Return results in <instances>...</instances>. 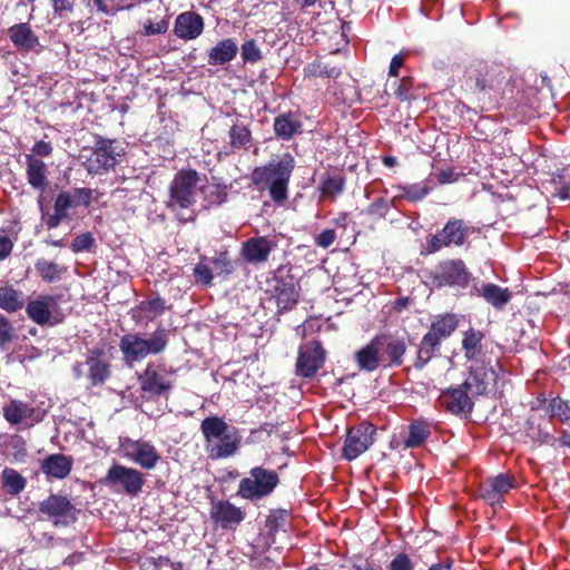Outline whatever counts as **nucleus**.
<instances>
[{
    "instance_id": "f257e3e1",
    "label": "nucleus",
    "mask_w": 570,
    "mask_h": 570,
    "mask_svg": "<svg viewBox=\"0 0 570 570\" xmlns=\"http://www.w3.org/2000/svg\"><path fill=\"white\" fill-rule=\"evenodd\" d=\"M295 164L294 157L285 153L264 166L255 167L250 181L258 190H268L274 203L282 204L288 197V185Z\"/></svg>"
},
{
    "instance_id": "f03ea898",
    "label": "nucleus",
    "mask_w": 570,
    "mask_h": 570,
    "mask_svg": "<svg viewBox=\"0 0 570 570\" xmlns=\"http://www.w3.org/2000/svg\"><path fill=\"white\" fill-rule=\"evenodd\" d=\"M198 173L195 169H181L176 173L169 185L166 207L180 223L194 222L196 210Z\"/></svg>"
},
{
    "instance_id": "7ed1b4c3",
    "label": "nucleus",
    "mask_w": 570,
    "mask_h": 570,
    "mask_svg": "<svg viewBox=\"0 0 570 570\" xmlns=\"http://www.w3.org/2000/svg\"><path fill=\"white\" fill-rule=\"evenodd\" d=\"M200 431L206 441V450L212 459H226L235 455L240 446L239 431L216 415L204 419Z\"/></svg>"
},
{
    "instance_id": "20e7f679",
    "label": "nucleus",
    "mask_w": 570,
    "mask_h": 570,
    "mask_svg": "<svg viewBox=\"0 0 570 570\" xmlns=\"http://www.w3.org/2000/svg\"><path fill=\"white\" fill-rule=\"evenodd\" d=\"M279 478L276 471L263 466L249 470L248 475L239 481L237 495L249 501L268 497L277 487Z\"/></svg>"
},
{
    "instance_id": "39448f33",
    "label": "nucleus",
    "mask_w": 570,
    "mask_h": 570,
    "mask_svg": "<svg viewBox=\"0 0 570 570\" xmlns=\"http://www.w3.org/2000/svg\"><path fill=\"white\" fill-rule=\"evenodd\" d=\"M92 190L90 188H75L61 191L57 195L53 204V213L43 217L48 229L58 227L68 217L70 210L80 205L88 207L91 203Z\"/></svg>"
},
{
    "instance_id": "423d86ee",
    "label": "nucleus",
    "mask_w": 570,
    "mask_h": 570,
    "mask_svg": "<svg viewBox=\"0 0 570 570\" xmlns=\"http://www.w3.org/2000/svg\"><path fill=\"white\" fill-rule=\"evenodd\" d=\"M124 149L115 140L99 137L94 146L92 154L83 163L91 175H101L112 169L120 160Z\"/></svg>"
},
{
    "instance_id": "0eeeda50",
    "label": "nucleus",
    "mask_w": 570,
    "mask_h": 570,
    "mask_svg": "<svg viewBox=\"0 0 570 570\" xmlns=\"http://www.w3.org/2000/svg\"><path fill=\"white\" fill-rule=\"evenodd\" d=\"M119 452L124 458L146 470L154 469L160 460L158 451L150 442L132 440L128 436L119 438Z\"/></svg>"
},
{
    "instance_id": "6e6552de",
    "label": "nucleus",
    "mask_w": 570,
    "mask_h": 570,
    "mask_svg": "<svg viewBox=\"0 0 570 570\" xmlns=\"http://www.w3.org/2000/svg\"><path fill=\"white\" fill-rule=\"evenodd\" d=\"M28 317L38 325H57L62 322L59 299L52 295H39L26 306Z\"/></svg>"
},
{
    "instance_id": "1a4fd4ad",
    "label": "nucleus",
    "mask_w": 570,
    "mask_h": 570,
    "mask_svg": "<svg viewBox=\"0 0 570 570\" xmlns=\"http://www.w3.org/2000/svg\"><path fill=\"white\" fill-rule=\"evenodd\" d=\"M39 512L52 521L56 527H67L77 519V509L70 500L60 494H50L39 503Z\"/></svg>"
},
{
    "instance_id": "9d476101",
    "label": "nucleus",
    "mask_w": 570,
    "mask_h": 570,
    "mask_svg": "<svg viewBox=\"0 0 570 570\" xmlns=\"http://www.w3.org/2000/svg\"><path fill=\"white\" fill-rule=\"evenodd\" d=\"M470 232L471 228L462 219H449L444 227L429 239V253H436L443 247L462 246Z\"/></svg>"
},
{
    "instance_id": "9b49d317",
    "label": "nucleus",
    "mask_w": 570,
    "mask_h": 570,
    "mask_svg": "<svg viewBox=\"0 0 570 570\" xmlns=\"http://www.w3.org/2000/svg\"><path fill=\"white\" fill-rule=\"evenodd\" d=\"M470 276L464 262L459 258L440 262L432 272V279L438 287L465 288L470 283Z\"/></svg>"
},
{
    "instance_id": "f8f14e48",
    "label": "nucleus",
    "mask_w": 570,
    "mask_h": 570,
    "mask_svg": "<svg viewBox=\"0 0 570 570\" xmlns=\"http://www.w3.org/2000/svg\"><path fill=\"white\" fill-rule=\"evenodd\" d=\"M375 428L371 423L363 422L347 430L342 455L347 461L357 459L373 443Z\"/></svg>"
},
{
    "instance_id": "ddd939ff",
    "label": "nucleus",
    "mask_w": 570,
    "mask_h": 570,
    "mask_svg": "<svg viewBox=\"0 0 570 570\" xmlns=\"http://www.w3.org/2000/svg\"><path fill=\"white\" fill-rule=\"evenodd\" d=\"M273 296L279 313L292 309L298 302V286L288 271L278 268L274 276Z\"/></svg>"
},
{
    "instance_id": "4468645a",
    "label": "nucleus",
    "mask_w": 570,
    "mask_h": 570,
    "mask_svg": "<svg viewBox=\"0 0 570 570\" xmlns=\"http://www.w3.org/2000/svg\"><path fill=\"white\" fill-rule=\"evenodd\" d=\"M106 483L119 488L130 497H136L140 493L145 480L138 470L114 464L107 472Z\"/></svg>"
},
{
    "instance_id": "2eb2a0df",
    "label": "nucleus",
    "mask_w": 570,
    "mask_h": 570,
    "mask_svg": "<svg viewBox=\"0 0 570 570\" xmlns=\"http://www.w3.org/2000/svg\"><path fill=\"white\" fill-rule=\"evenodd\" d=\"M2 413L10 425L22 428H31L43 419V413L40 410L20 400H10L3 405Z\"/></svg>"
},
{
    "instance_id": "dca6fc26",
    "label": "nucleus",
    "mask_w": 570,
    "mask_h": 570,
    "mask_svg": "<svg viewBox=\"0 0 570 570\" xmlns=\"http://www.w3.org/2000/svg\"><path fill=\"white\" fill-rule=\"evenodd\" d=\"M325 351L320 342L312 341L303 344L298 350L296 372L299 376L312 377L323 366Z\"/></svg>"
},
{
    "instance_id": "f3484780",
    "label": "nucleus",
    "mask_w": 570,
    "mask_h": 570,
    "mask_svg": "<svg viewBox=\"0 0 570 570\" xmlns=\"http://www.w3.org/2000/svg\"><path fill=\"white\" fill-rule=\"evenodd\" d=\"M169 377L164 367L149 364L139 375L140 389L150 396L161 395L171 389Z\"/></svg>"
},
{
    "instance_id": "a211bd4d",
    "label": "nucleus",
    "mask_w": 570,
    "mask_h": 570,
    "mask_svg": "<svg viewBox=\"0 0 570 570\" xmlns=\"http://www.w3.org/2000/svg\"><path fill=\"white\" fill-rule=\"evenodd\" d=\"M497 380L498 373L493 367L481 364L470 367L469 375L463 383L470 394L474 397L487 394L490 386H493L497 383Z\"/></svg>"
},
{
    "instance_id": "6ab92c4d",
    "label": "nucleus",
    "mask_w": 570,
    "mask_h": 570,
    "mask_svg": "<svg viewBox=\"0 0 570 570\" xmlns=\"http://www.w3.org/2000/svg\"><path fill=\"white\" fill-rule=\"evenodd\" d=\"M472 395L464 383L444 390L439 400L441 405L453 414L471 413L473 409Z\"/></svg>"
},
{
    "instance_id": "aec40b11",
    "label": "nucleus",
    "mask_w": 570,
    "mask_h": 570,
    "mask_svg": "<svg viewBox=\"0 0 570 570\" xmlns=\"http://www.w3.org/2000/svg\"><path fill=\"white\" fill-rule=\"evenodd\" d=\"M85 363L88 367V379L94 386L104 384L109 379L110 360L104 348H90Z\"/></svg>"
},
{
    "instance_id": "412c9836",
    "label": "nucleus",
    "mask_w": 570,
    "mask_h": 570,
    "mask_svg": "<svg viewBox=\"0 0 570 570\" xmlns=\"http://www.w3.org/2000/svg\"><path fill=\"white\" fill-rule=\"evenodd\" d=\"M276 246V242L268 236L250 237L242 244L240 254L247 263L262 264L268 261Z\"/></svg>"
},
{
    "instance_id": "4be33fe9",
    "label": "nucleus",
    "mask_w": 570,
    "mask_h": 570,
    "mask_svg": "<svg viewBox=\"0 0 570 570\" xmlns=\"http://www.w3.org/2000/svg\"><path fill=\"white\" fill-rule=\"evenodd\" d=\"M210 518L223 529H234L244 520L245 512L229 501L219 500L212 503Z\"/></svg>"
},
{
    "instance_id": "5701e85b",
    "label": "nucleus",
    "mask_w": 570,
    "mask_h": 570,
    "mask_svg": "<svg viewBox=\"0 0 570 570\" xmlns=\"http://www.w3.org/2000/svg\"><path fill=\"white\" fill-rule=\"evenodd\" d=\"M517 484L515 479L505 473H501L494 478H489L480 487V495L489 504L495 505L500 503L503 494L508 493Z\"/></svg>"
},
{
    "instance_id": "b1692460",
    "label": "nucleus",
    "mask_w": 570,
    "mask_h": 570,
    "mask_svg": "<svg viewBox=\"0 0 570 570\" xmlns=\"http://www.w3.org/2000/svg\"><path fill=\"white\" fill-rule=\"evenodd\" d=\"M204 30V20L194 11H186L177 16L174 32L179 39L194 40Z\"/></svg>"
},
{
    "instance_id": "393cba45",
    "label": "nucleus",
    "mask_w": 570,
    "mask_h": 570,
    "mask_svg": "<svg viewBox=\"0 0 570 570\" xmlns=\"http://www.w3.org/2000/svg\"><path fill=\"white\" fill-rule=\"evenodd\" d=\"M377 343L381 345L385 361L389 366H400L406 352V343L403 337L391 334L377 335Z\"/></svg>"
},
{
    "instance_id": "a878e982",
    "label": "nucleus",
    "mask_w": 570,
    "mask_h": 570,
    "mask_svg": "<svg viewBox=\"0 0 570 570\" xmlns=\"http://www.w3.org/2000/svg\"><path fill=\"white\" fill-rule=\"evenodd\" d=\"M8 36L13 46L20 51H31L39 46V38L29 23L21 22L8 29Z\"/></svg>"
},
{
    "instance_id": "bb28decb",
    "label": "nucleus",
    "mask_w": 570,
    "mask_h": 570,
    "mask_svg": "<svg viewBox=\"0 0 570 570\" xmlns=\"http://www.w3.org/2000/svg\"><path fill=\"white\" fill-rule=\"evenodd\" d=\"M73 460L65 454H50L41 461L40 469L52 479H65L72 469Z\"/></svg>"
},
{
    "instance_id": "cd10ccee",
    "label": "nucleus",
    "mask_w": 570,
    "mask_h": 570,
    "mask_svg": "<svg viewBox=\"0 0 570 570\" xmlns=\"http://www.w3.org/2000/svg\"><path fill=\"white\" fill-rule=\"evenodd\" d=\"M26 165L28 184L32 188L43 191L48 185L47 165L33 155H26Z\"/></svg>"
},
{
    "instance_id": "c85d7f7f",
    "label": "nucleus",
    "mask_w": 570,
    "mask_h": 570,
    "mask_svg": "<svg viewBox=\"0 0 570 570\" xmlns=\"http://www.w3.org/2000/svg\"><path fill=\"white\" fill-rule=\"evenodd\" d=\"M475 292L497 309H502L512 297L509 288L501 287L493 283L482 284L480 287L475 288Z\"/></svg>"
},
{
    "instance_id": "c756f323",
    "label": "nucleus",
    "mask_w": 570,
    "mask_h": 570,
    "mask_svg": "<svg viewBox=\"0 0 570 570\" xmlns=\"http://www.w3.org/2000/svg\"><path fill=\"white\" fill-rule=\"evenodd\" d=\"M458 327V318L453 314H443L436 316L432 322L426 335L431 336L436 343L448 338Z\"/></svg>"
},
{
    "instance_id": "7c9ffc66",
    "label": "nucleus",
    "mask_w": 570,
    "mask_h": 570,
    "mask_svg": "<svg viewBox=\"0 0 570 570\" xmlns=\"http://www.w3.org/2000/svg\"><path fill=\"white\" fill-rule=\"evenodd\" d=\"M238 52L237 42L234 39H223L208 52V63L212 66L224 65L232 61Z\"/></svg>"
},
{
    "instance_id": "2f4dec72",
    "label": "nucleus",
    "mask_w": 570,
    "mask_h": 570,
    "mask_svg": "<svg viewBox=\"0 0 570 570\" xmlns=\"http://www.w3.org/2000/svg\"><path fill=\"white\" fill-rule=\"evenodd\" d=\"M124 360L131 364L146 357L142 345V337L138 334H126L119 343Z\"/></svg>"
},
{
    "instance_id": "473e14b6",
    "label": "nucleus",
    "mask_w": 570,
    "mask_h": 570,
    "mask_svg": "<svg viewBox=\"0 0 570 570\" xmlns=\"http://www.w3.org/2000/svg\"><path fill=\"white\" fill-rule=\"evenodd\" d=\"M465 85L470 89L479 91H487L492 89L493 80L490 77V71L485 65L471 67L465 72Z\"/></svg>"
},
{
    "instance_id": "72a5a7b5",
    "label": "nucleus",
    "mask_w": 570,
    "mask_h": 570,
    "mask_svg": "<svg viewBox=\"0 0 570 570\" xmlns=\"http://www.w3.org/2000/svg\"><path fill=\"white\" fill-rule=\"evenodd\" d=\"M302 122L292 114H282L274 120V131L283 140H289L294 135L301 132Z\"/></svg>"
},
{
    "instance_id": "f704fd0d",
    "label": "nucleus",
    "mask_w": 570,
    "mask_h": 570,
    "mask_svg": "<svg viewBox=\"0 0 570 570\" xmlns=\"http://www.w3.org/2000/svg\"><path fill=\"white\" fill-rule=\"evenodd\" d=\"M484 334L481 331L470 328L462 340V350L468 361H478L482 354V341Z\"/></svg>"
},
{
    "instance_id": "c9c22d12",
    "label": "nucleus",
    "mask_w": 570,
    "mask_h": 570,
    "mask_svg": "<svg viewBox=\"0 0 570 570\" xmlns=\"http://www.w3.org/2000/svg\"><path fill=\"white\" fill-rule=\"evenodd\" d=\"M203 196L202 207L208 209L213 206H219L227 199V186L220 184H206L200 187Z\"/></svg>"
},
{
    "instance_id": "e433bc0d",
    "label": "nucleus",
    "mask_w": 570,
    "mask_h": 570,
    "mask_svg": "<svg viewBox=\"0 0 570 570\" xmlns=\"http://www.w3.org/2000/svg\"><path fill=\"white\" fill-rule=\"evenodd\" d=\"M24 305L22 292L14 289L12 286H0V308L14 313L21 309Z\"/></svg>"
},
{
    "instance_id": "4c0bfd02",
    "label": "nucleus",
    "mask_w": 570,
    "mask_h": 570,
    "mask_svg": "<svg viewBox=\"0 0 570 570\" xmlns=\"http://www.w3.org/2000/svg\"><path fill=\"white\" fill-rule=\"evenodd\" d=\"M395 188L399 190L396 197H403L410 202H419L423 199L433 189V184L429 180H425L406 186L400 185L396 186Z\"/></svg>"
},
{
    "instance_id": "58836bf2",
    "label": "nucleus",
    "mask_w": 570,
    "mask_h": 570,
    "mask_svg": "<svg viewBox=\"0 0 570 570\" xmlns=\"http://www.w3.org/2000/svg\"><path fill=\"white\" fill-rule=\"evenodd\" d=\"M2 488L11 495L21 493L27 484L26 479L14 469L6 468L1 473Z\"/></svg>"
},
{
    "instance_id": "ea45409f",
    "label": "nucleus",
    "mask_w": 570,
    "mask_h": 570,
    "mask_svg": "<svg viewBox=\"0 0 570 570\" xmlns=\"http://www.w3.org/2000/svg\"><path fill=\"white\" fill-rule=\"evenodd\" d=\"M439 350L440 344L425 334L421 340L414 366L416 368H423L439 352Z\"/></svg>"
},
{
    "instance_id": "a19ab883",
    "label": "nucleus",
    "mask_w": 570,
    "mask_h": 570,
    "mask_svg": "<svg viewBox=\"0 0 570 570\" xmlns=\"http://www.w3.org/2000/svg\"><path fill=\"white\" fill-rule=\"evenodd\" d=\"M168 344V334L164 328H158L148 338L142 337V345L145 355L159 354Z\"/></svg>"
},
{
    "instance_id": "79ce46f5",
    "label": "nucleus",
    "mask_w": 570,
    "mask_h": 570,
    "mask_svg": "<svg viewBox=\"0 0 570 570\" xmlns=\"http://www.w3.org/2000/svg\"><path fill=\"white\" fill-rule=\"evenodd\" d=\"M345 179L341 175H327L321 181L318 189L323 197L334 199L342 194Z\"/></svg>"
},
{
    "instance_id": "37998d69",
    "label": "nucleus",
    "mask_w": 570,
    "mask_h": 570,
    "mask_svg": "<svg viewBox=\"0 0 570 570\" xmlns=\"http://www.w3.org/2000/svg\"><path fill=\"white\" fill-rule=\"evenodd\" d=\"M430 434V426L426 422L415 421L409 428V436L404 441L406 448H416L424 443Z\"/></svg>"
},
{
    "instance_id": "c03bdc74",
    "label": "nucleus",
    "mask_w": 570,
    "mask_h": 570,
    "mask_svg": "<svg viewBox=\"0 0 570 570\" xmlns=\"http://www.w3.org/2000/svg\"><path fill=\"white\" fill-rule=\"evenodd\" d=\"M36 269L41 278L48 283L60 279L61 275L66 272V268L46 259H39L36 263Z\"/></svg>"
},
{
    "instance_id": "a18cd8bd",
    "label": "nucleus",
    "mask_w": 570,
    "mask_h": 570,
    "mask_svg": "<svg viewBox=\"0 0 570 570\" xmlns=\"http://www.w3.org/2000/svg\"><path fill=\"white\" fill-rule=\"evenodd\" d=\"M356 363L360 370L372 372L380 367L379 361L374 357V353L370 345H365L355 354Z\"/></svg>"
},
{
    "instance_id": "49530a36",
    "label": "nucleus",
    "mask_w": 570,
    "mask_h": 570,
    "mask_svg": "<svg viewBox=\"0 0 570 570\" xmlns=\"http://www.w3.org/2000/svg\"><path fill=\"white\" fill-rule=\"evenodd\" d=\"M229 142L233 148H242L249 144L252 134L245 125H234L228 132Z\"/></svg>"
},
{
    "instance_id": "de8ad7c7",
    "label": "nucleus",
    "mask_w": 570,
    "mask_h": 570,
    "mask_svg": "<svg viewBox=\"0 0 570 570\" xmlns=\"http://www.w3.org/2000/svg\"><path fill=\"white\" fill-rule=\"evenodd\" d=\"M551 416L559 419L562 422L570 420V403L560 397L552 399L549 403Z\"/></svg>"
},
{
    "instance_id": "09e8293b",
    "label": "nucleus",
    "mask_w": 570,
    "mask_h": 570,
    "mask_svg": "<svg viewBox=\"0 0 570 570\" xmlns=\"http://www.w3.org/2000/svg\"><path fill=\"white\" fill-rule=\"evenodd\" d=\"M138 308L149 317L161 315L165 309V301L160 297L141 301Z\"/></svg>"
},
{
    "instance_id": "8fccbe9b",
    "label": "nucleus",
    "mask_w": 570,
    "mask_h": 570,
    "mask_svg": "<svg viewBox=\"0 0 570 570\" xmlns=\"http://www.w3.org/2000/svg\"><path fill=\"white\" fill-rule=\"evenodd\" d=\"M242 58L245 62L255 63L262 59V52L256 41L250 39L242 46Z\"/></svg>"
},
{
    "instance_id": "3c124183",
    "label": "nucleus",
    "mask_w": 570,
    "mask_h": 570,
    "mask_svg": "<svg viewBox=\"0 0 570 570\" xmlns=\"http://www.w3.org/2000/svg\"><path fill=\"white\" fill-rule=\"evenodd\" d=\"M95 239L91 233H82L75 237L71 243V250L73 253H80L83 250H89L94 246Z\"/></svg>"
},
{
    "instance_id": "603ef678",
    "label": "nucleus",
    "mask_w": 570,
    "mask_h": 570,
    "mask_svg": "<svg viewBox=\"0 0 570 570\" xmlns=\"http://www.w3.org/2000/svg\"><path fill=\"white\" fill-rule=\"evenodd\" d=\"M169 23L166 19H161L157 22L153 20H147L144 23V35L145 36H155V35H164L167 32Z\"/></svg>"
},
{
    "instance_id": "864d4df0",
    "label": "nucleus",
    "mask_w": 570,
    "mask_h": 570,
    "mask_svg": "<svg viewBox=\"0 0 570 570\" xmlns=\"http://www.w3.org/2000/svg\"><path fill=\"white\" fill-rule=\"evenodd\" d=\"M13 338V328L8 321V318L0 314V347L6 348V346L12 341Z\"/></svg>"
},
{
    "instance_id": "5fc2aeb1",
    "label": "nucleus",
    "mask_w": 570,
    "mask_h": 570,
    "mask_svg": "<svg viewBox=\"0 0 570 570\" xmlns=\"http://www.w3.org/2000/svg\"><path fill=\"white\" fill-rule=\"evenodd\" d=\"M194 276L196 278V282L202 285H210L213 281V273L209 266L198 263L194 267Z\"/></svg>"
},
{
    "instance_id": "6e6d98bb",
    "label": "nucleus",
    "mask_w": 570,
    "mask_h": 570,
    "mask_svg": "<svg viewBox=\"0 0 570 570\" xmlns=\"http://www.w3.org/2000/svg\"><path fill=\"white\" fill-rule=\"evenodd\" d=\"M390 207L391 204L389 200L379 198L368 206L367 213L372 216L384 218L387 215Z\"/></svg>"
},
{
    "instance_id": "4d7b16f0",
    "label": "nucleus",
    "mask_w": 570,
    "mask_h": 570,
    "mask_svg": "<svg viewBox=\"0 0 570 570\" xmlns=\"http://www.w3.org/2000/svg\"><path fill=\"white\" fill-rule=\"evenodd\" d=\"M414 563L405 553H399L390 563L389 570H413Z\"/></svg>"
},
{
    "instance_id": "13d9d810",
    "label": "nucleus",
    "mask_w": 570,
    "mask_h": 570,
    "mask_svg": "<svg viewBox=\"0 0 570 570\" xmlns=\"http://www.w3.org/2000/svg\"><path fill=\"white\" fill-rule=\"evenodd\" d=\"M412 80L411 78L404 77L400 80L397 88L395 89V96L400 100H410L412 98Z\"/></svg>"
},
{
    "instance_id": "bf43d9fd",
    "label": "nucleus",
    "mask_w": 570,
    "mask_h": 570,
    "mask_svg": "<svg viewBox=\"0 0 570 570\" xmlns=\"http://www.w3.org/2000/svg\"><path fill=\"white\" fill-rule=\"evenodd\" d=\"M336 239L334 229H324L315 237V244L322 248H328Z\"/></svg>"
},
{
    "instance_id": "052dcab7",
    "label": "nucleus",
    "mask_w": 570,
    "mask_h": 570,
    "mask_svg": "<svg viewBox=\"0 0 570 570\" xmlns=\"http://www.w3.org/2000/svg\"><path fill=\"white\" fill-rule=\"evenodd\" d=\"M215 268L222 274H230L232 273V263L228 258V254L226 252L219 253L214 259Z\"/></svg>"
},
{
    "instance_id": "680f3d73",
    "label": "nucleus",
    "mask_w": 570,
    "mask_h": 570,
    "mask_svg": "<svg viewBox=\"0 0 570 570\" xmlns=\"http://www.w3.org/2000/svg\"><path fill=\"white\" fill-rule=\"evenodd\" d=\"M55 13L62 17L65 12L73 10L75 0H51Z\"/></svg>"
},
{
    "instance_id": "e2e57ef3",
    "label": "nucleus",
    "mask_w": 570,
    "mask_h": 570,
    "mask_svg": "<svg viewBox=\"0 0 570 570\" xmlns=\"http://www.w3.org/2000/svg\"><path fill=\"white\" fill-rule=\"evenodd\" d=\"M52 154V146L50 142L39 140L32 146V155L39 157H48Z\"/></svg>"
},
{
    "instance_id": "0e129e2a",
    "label": "nucleus",
    "mask_w": 570,
    "mask_h": 570,
    "mask_svg": "<svg viewBox=\"0 0 570 570\" xmlns=\"http://www.w3.org/2000/svg\"><path fill=\"white\" fill-rule=\"evenodd\" d=\"M406 55L407 53H405V52H400V53L395 55L392 58L391 63H390V68H389V76L390 77H397L399 76V70L403 66V63L405 61V58H406Z\"/></svg>"
},
{
    "instance_id": "69168bd1",
    "label": "nucleus",
    "mask_w": 570,
    "mask_h": 570,
    "mask_svg": "<svg viewBox=\"0 0 570 570\" xmlns=\"http://www.w3.org/2000/svg\"><path fill=\"white\" fill-rule=\"evenodd\" d=\"M368 345L372 347L374 357L376 361H379V365L384 367L389 366L382 352L381 345L377 343V335L368 343Z\"/></svg>"
},
{
    "instance_id": "338daca9",
    "label": "nucleus",
    "mask_w": 570,
    "mask_h": 570,
    "mask_svg": "<svg viewBox=\"0 0 570 570\" xmlns=\"http://www.w3.org/2000/svg\"><path fill=\"white\" fill-rule=\"evenodd\" d=\"M13 243L8 236H0V261L6 259L12 252Z\"/></svg>"
},
{
    "instance_id": "774afa93",
    "label": "nucleus",
    "mask_w": 570,
    "mask_h": 570,
    "mask_svg": "<svg viewBox=\"0 0 570 570\" xmlns=\"http://www.w3.org/2000/svg\"><path fill=\"white\" fill-rule=\"evenodd\" d=\"M456 176L458 175L455 174L454 169L448 168L445 170H441L436 175V178L440 184H450L456 180Z\"/></svg>"
}]
</instances>
